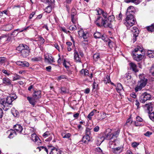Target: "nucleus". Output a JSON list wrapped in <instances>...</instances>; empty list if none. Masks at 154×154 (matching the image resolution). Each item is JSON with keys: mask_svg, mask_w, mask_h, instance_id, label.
I'll use <instances>...</instances> for the list:
<instances>
[{"mask_svg": "<svg viewBox=\"0 0 154 154\" xmlns=\"http://www.w3.org/2000/svg\"><path fill=\"white\" fill-rule=\"evenodd\" d=\"M150 71L152 75L154 76V65L152 66L150 69Z\"/></svg>", "mask_w": 154, "mask_h": 154, "instance_id": "obj_48", "label": "nucleus"}, {"mask_svg": "<svg viewBox=\"0 0 154 154\" xmlns=\"http://www.w3.org/2000/svg\"><path fill=\"white\" fill-rule=\"evenodd\" d=\"M81 76H87L89 75L88 71L86 69H83L80 71Z\"/></svg>", "mask_w": 154, "mask_h": 154, "instance_id": "obj_19", "label": "nucleus"}, {"mask_svg": "<svg viewBox=\"0 0 154 154\" xmlns=\"http://www.w3.org/2000/svg\"><path fill=\"white\" fill-rule=\"evenodd\" d=\"M116 91L118 92H119L122 89H123V87L120 83L117 84V87L116 88Z\"/></svg>", "mask_w": 154, "mask_h": 154, "instance_id": "obj_29", "label": "nucleus"}, {"mask_svg": "<svg viewBox=\"0 0 154 154\" xmlns=\"http://www.w3.org/2000/svg\"><path fill=\"white\" fill-rule=\"evenodd\" d=\"M30 49L18 51L19 53L21 54L20 55L22 57L26 58L29 55V54L30 53Z\"/></svg>", "mask_w": 154, "mask_h": 154, "instance_id": "obj_13", "label": "nucleus"}, {"mask_svg": "<svg viewBox=\"0 0 154 154\" xmlns=\"http://www.w3.org/2000/svg\"><path fill=\"white\" fill-rule=\"evenodd\" d=\"M60 89L61 91V94L66 93L69 92L68 90L65 87H61Z\"/></svg>", "mask_w": 154, "mask_h": 154, "instance_id": "obj_33", "label": "nucleus"}, {"mask_svg": "<svg viewBox=\"0 0 154 154\" xmlns=\"http://www.w3.org/2000/svg\"><path fill=\"white\" fill-rule=\"evenodd\" d=\"M37 149H39V151H40L42 149H43L45 151L47 152V154H48V149H47V148L46 147L44 146H40L38 147Z\"/></svg>", "mask_w": 154, "mask_h": 154, "instance_id": "obj_39", "label": "nucleus"}, {"mask_svg": "<svg viewBox=\"0 0 154 154\" xmlns=\"http://www.w3.org/2000/svg\"><path fill=\"white\" fill-rule=\"evenodd\" d=\"M126 15L125 19L126 22L125 23L127 26L131 27L136 23V20L134 15L133 14H128Z\"/></svg>", "mask_w": 154, "mask_h": 154, "instance_id": "obj_2", "label": "nucleus"}, {"mask_svg": "<svg viewBox=\"0 0 154 154\" xmlns=\"http://www.w3.org/2000/svg\"><path fill=\"white\" fill-rule=\"evenodd\" d=\"M147 30L149 32H152L154 31V23H152L151 25L146 27Z\"/></svg>", "mask_w": 154, "mask_h": 154, "instance_id": "obj_24", "label": "nucleus"}, {"mask_svg": "<svg viewBox=\"0 0 154 154\" xmlns=\"http://www.w3.org/2000/svg\"><path fill=\"white\" fill-rule=\"evenodd\" d=\"M132 120L131 118H129L128 119L126 122V123L127 124H128L129 125H131L132 122Z\"/></svg>", "mask_w": 154, "mask_h": 154, "instance_id": "obj_62", "label": "nucleus"}, {"mask_svg": "<svg viewBox=\"0 0 154 154\" xmlns=\"http://www.w3.org/2000/svg\"><path fill=\"white\" fill-rule=\"evenodd\" d=\"M107 20H108L109 22L112 23V22L114 20L115 17L114 15H111L109 16L108 17H107Z\"/></svg>", "mask_w": 154, "mask_h": 154, "instance_id": "obj_36", "label": "nucleus"}, {"mask_svg": "<svg viewBox=\"0 0 154 154\" xmlns=\"http://www.w3.org/2000/svg\"><path fill=\"white\" fill-rule=\"evenodd\" d=\"M104 139L107 140H110L109 141V144L112 145V143L113 145H115L116 143H114V141H113V138H112V134L110 132H109L108 134L105 135L104 137Z\"/></svg>", "mask_w": 154, "mask_h": 154, "instance_id": "obj_11", "label": "nucleus"}, {"mask_svg": "<svg viewBox=\"0 0 154 154\" xmlns=\"http://www.w3.org/2000/svg\"><path fill=\"white\" fill-rule=\"evenodd\" d=\"M133 30H131L132 32H134V34H139V30L137 27H133Z\"/></svg>", "mask_w": 154, "mask_h": 154, "instance_id": "obj_37", "label": "nucleus"}, {"mask_svg": "<svg viewBox=\"0 0 154 154\" xmlns=\"http://www.w3.org/2000/svg\"><path fill=\"white\" fill-rule=\"evenodd\" d=\"M110 78H106V79H107V82L108 83H110L112 85L115 86L114 83L111 82Z\"/></svg>", "mask_w": 154, "mask_h": 154, "instance_id": "obj_59", "label": "nucleus"}, {"mask_svg": "<svg viewBox=\"0 0 154 154\" xmlns=\"http://www.w3.org/2000/svg\"><path fill=\"white\" fill-rule=\"evenodd\" d=\"M41 96V91H35L32 94L33 97L37 100L40 98Z\"/></svg>", "mask_w": 154, "mask_h": 154, "instance_id": "obj_16", "label": "nucleus"}, {"mask_svg": "<svg viewBox=\"0 0 154 154\" xmlns=\"http://www.w3.org/2000/svg\"><path fill=\"white\" fill-rule=\"evenodd\" d=\"M135 1L136 0H124V2L127 3L130 2H132L134 3Z\"/></svg>", "mask_w": 154, "mask_h": 154, "instance_id": "obj_56", "label": "nucleus"}, {"mask_svg": "<svg viewBox=\"0 0 154 154\" xmlns=\"http://www.w3.org/2000/svg\"><path fill=\"white\" fill-rule=\"evenodd\" d=\"M51 151L50 154H61L60 151L59 149H57L55 148H54L51 149Z\"/></svg>", "mask_w": 154, "mask_h": 154, "instance_id": "obj_21", "label": "nucleus"}, {"mask_svg": "<svg viewBox=\"0 0 154 154\" xmlns=\"http://www.w3.org/2000/svg\"><path fill=\"white\" fill-rule=\"evenodd\" d=\"M94 113L93 112H90L88 116V118L89 120H91V119L92 116L94 115Z\"/></svg>", "mask_w": 154, "mask_h": 154, "instance_id": "obj_51", "label": "nucleus"}, {"mask_svg": "<svg viewBox=\"0 0 154 154\" xmlns=\"http://www.w3.org/2000/svg\"><path fill=\"white\" fill-rule=\"evenodd\" d=\"M100 19H101L102 25H100V23L97 22L96 25L98 27H101L102 26H104L105 28L109 27L111 29L112 28V23L109 22L107 18L103 19L102 17H99L98 20H99Z\"/></svg>", "mask_w": 154, "mask_h": 154, "instance_id": "obj_3", "label": "nucleus"}, {"mask_svg": "<svg viewBox=\"0 0 154 154\" xmlns=\"http://www.w3.org/2000/svg\"><path fill=\"white\" fill-rule=\"evenodd\" d=\"M75 14L74 12L71 13V20L73 23L74 22V17Z\"/></svg>", "mask_w": 154, "mask_h": 154, "instance_id": "obj_58", "label": "nucleus"}, {"mask_svg": "<svg viewBox=\"0 0 154 154\" xmlns=\"http://www.w3.org/2000/svg\"><path fill=\"white\" fill-rule=\"evenodd\" d=\"M35 11H33L32 12V13L29 15V19H31L34 16L35 14Z\"/></svg>", "mask_w": 154, "mask_h": 154, "instance_id": "obj_57", "label": "nucleus"}, {"mask_svg": "<svg viewBox=\"0 0 154 154\" xmlns=\"http://www.w3.org/2000/svg\"><path fill=\"white\" fill-rule=\"evenodd\" d=\"M44 60L45 62L51 64L55 62L54 58L51 54L44 55Z\"/></svg>", "mask_w": 154, "mask_h": 154, "instance_id": "obj_8", "label": "nucleus"}, {"mask_svg": "<svg viewBox=\"0 0 154 154\" xmlns=\"http://www.w3.org/2000/svg\"><path fill=\"white\" fill-rule=\"evenodd\" d=\"M101 38L103 40L106 42H108V39H110L107 37V36L106 35H102Z\"/></svg>", "mask_w": 154, "mask_h": 154, "instance_id": "obj_44", "label": "nucleus"}, {"mask_svg": "<svg viewBox=\"0 0 154 154\" xmlns=\"http://www.w3.org/2000/svg\"><path fill=\"white\" fill-rule=\"evenodd\" d=\"M31 136V140L34 141L36 145L39 146L42 144V141L35 133L32 134Z\"/></svg>", "mask_w": 154, "mask_h": 154, "instance_id": "obj_6", "label": "nucleus"}, {"mask_svg": "<svg viewBox=\"0 0 154 154\" xmlns=\"http://www.w3.org/2000/svg\"><path fill=\"white\" fill-rule=\"evenodd\" d=\"M91 128H87L85 130V135H90L91 134Z\"/></svg>", "mask_w": 154, "mask_h": 154, "instance_id": "obj_43", "label": "nucleus"}, {"mask_svg": "<svg viewBox=\"0 0 154 154\" xmlns=\"http://www.w3.org/2000/svg\"><path fill=\"white\" fill-rule=\"evenodd\" d=\"M147 82V79L145 78H142L138 82V85L135 88V91L137 92L144 87L146 85Z\"/></svg>", "mask_w": 154, "mask_h": 154, "instance_id": "obj_4", "label": "nucleus"}, {"mask_svg": "<svg viewBox=\"0 0 154 154\" xmlns=\"http://www.w3.org/2000/svg\"><path fill=\"white\" fill-rule=\"evenodd\" d=\"M94 80H95L94 79ZM98 85V84L95 81H94L93 83V84L92 85V87H93V90H94L95 89L96 90H97L98 89L97 88V86Z\"/></svg>", "mask_w": 154, "mask_h": 154, "instance_id": "obj_42", "label": "nucleus"}, {"mask_svg": "<svg viewBox=\"0 0 154 154\" xmlns=\"http://www.w3.org/2000/svg\"><path fill=\"white\" fill-rule=\"evenodd\" d=\"M147 56L150 58H153L154 57V52H152L151 54L149 53L147 54Z\"/></svg>", "mask_w": 154, "mask_h": 154, "instance_id": "obj_55", "label": "nucleus"}, {"mask_svg": "<svg viewBox=\"0 0 154 154\" xmlns=\"http://www.w3.org/2000/svg\"><path fill=\"white\" fill-rule=\"evenodd\" d=\"M61 135L63 138H69L71 135L69 133H66V132H63L62 133Z\"/></svg>", "mask_w": 154, "mask_h": 154, "instance_id": "obj_26", "label": "nucleus"}, {"mask_svg": "<svg viewBox=\"0 0 154 154\" xmlns=\"http://www.w3.org/2000/svg\"><path fill=\"white\" fill-rule=\"evenodd\" d=\"M146 106L147 108V109L149 110L152 107V104L151 103H149L148 104L145 105Z\"/></svg>", "mask_w": 154, "mask_h": 154, "instance_id": "obj_49", "label": "nucleus"}, {"mask_svg": "<svg viewBox=\"0 0 154 154\" xmlns=\"http://www.w3.org/2000/svg\"><path fill=\"white\" fill-rule=\"evenodd\" d=\"M116 17L118 20H122V14L120 12L118 16H116Z\"/></svg>", "mask_w": 154, "mask_h": 154, "instance_id": "obj_52", "label": "nucleus"}, {"mask_svg": "<svg viewBox=\"0 0 154 154\" xmlns=\"http://www.w3.org/2000/svg\"><path fill=\"white\" fill-rule=\"evenodd\" d=\"M72 0H63V2L64 3H66V4H70L71 3Z\"/></svg>", "mask_w": 154, "mask_h": 154, "instance_id": "obj_53", "label": "nucleus"}, {"mask_svg": "<svg viewBox=\"0 0 154 154\" xmlns=\"http://www.w3.org/2000/svg\"><path fill=\"white\" fill-rule=\"evenodd\" d=\"M74 59L78 62H81V60L79 57V53L76 49L74 50Z\"/></svg>", "mask_w": 154, "mask_h": 154, "instance_id": "obj_18", "label": "nucleus"}, {"mask_svg": "<svg viewBox=\"0 0 154 154\" xmlns=\"http://www.w3.org/2000/svg\"><path fill=\"white\" fill-rule=\"evenodd\" d=\"M121 147H119L115 148H113V152L114 153L117 154L120 153L121 151Z\"/></svg>", "mask_w": 154, "mask_h": 154, "instance_id": "obj_32", "label": "nucleus"}, {"mask_svg": "<svg viewBox=\"0 0 154 154\" xmlns=\"http://www.w3.org/2000/svg\"><path fill=\"white\" fill-rule=\"evenodd\" d=\"M152 134V132L148 131H147L146 133L144 134V135L146 136L149 137L150 135Z\"/></svg>", "mask_w": 154, "mask_h": 154, "instance_id": "obj_64", "label": "nucleus"}, {"mask_svg": "<svg viewBox=\"0 0 154 154\" xmlns=\"http://www.w3.org/2000/svg\"><path fill=\"white\" fill-rule=\"evenodd\" d=\"M50 135V133L49 131H47L45 132V133L43 134L42 135V136L43 137L45 138L47 137H48Z\"/></svg>", "mask_w": 154, "mask_h": 154, "instance_id": "obj_45", "label": "nucleus"}, {"mask_svg": "<svg viewBox=\"0 0 154 154\" xmlns=\"http://www.w3.org/2000/svg\"><path fill=\"white\" fill-rule=\"evenodd\" d=\"M42 59V57L39 56L32 58L31 59V60L33 62L39 61L41 60Z\"/></svg>", "mask_w": 154, "mask_h": 154, "instance_id": "obj_34", "label": "nucleus"}, {"mask_svg": "<svg viewBox=\"0 0 154 154\" xmlns=\"http://www.w3.org/2000/svg\"><path fill=\"white\" fill-rule=\"evenodd\" d=\"M6 60V58L4 57H0V66L5 63Z\"/></svg>", "mask_w": 154, "mask_h": 154, "instance_id": "obj_38", "label": "nucleus"}, {"mask_svg": "<svg viewBox=\"0 0 154 154\" xmlns=\"http://www.w3.org/2000/svg\"><path fill=\"white\" fill-rule=\"evenodd\" d=\"M3 82L6 85H10L11 81L8 78H4L3 79Z\"/></svg>", "mask_w": 154, "mask_h": 154, "instance_id": "obj_27", "label": "nucleus"}, {"mask_svg": "<svg viewBox=\"0 0 154 154\" xmlns=\"http://www.w3.org/2000/svg\"><path fill=\"white\" fill-rule=\"evenodd\" d=\"M151 98V95L145 92L140 97V100L141 103H144L146 101L150 100Z\"/></svg>", "mask_w": 154, "mask_h": 154, "instance_id": "obj_5", "label": "nucleus"}, {"mask_svg": "<svg viewBox=\"0 0 154 154\" xmlns=\"http://www.w3.org/2000/svg\"><path fill=\"white\" fill-rule=\"evenodd\" d=\"M82 37L84 39H85L87 38V37H86V33H85V32H84L83 31H82Z\"/></svg>", "mask_w": 154, "mask_h": 154, "instance_id": "obj_60", "label": "nucleus"}, {"mask_svg": "<svg viewBox=\"0 0 154 154\" xmlns=\"http://www.w3.org/2000/svg\"><path fill=\"white\" fill-rule=\"evenodd\" d=\"M130 66V68L132 69V70L134 72V73L136 75V76H137L136 73L138 72L139 71L138 69L137 68V66L134 63L131 62L129 63Z\"/></svg>", "mask_w": 154, "mask_h": 154, "instance_id": "obj_12", "label": "nucleus"}, {"mask_svg": "<svg viewBox=\"0 0 154 154\" xmlns=\"http://www.w3.org/2000/svg\"><path fill=\"white\" fill-rule=\"evenodd\" d=\"M13 96L8 97L6 98L0 99V104L1 106L4 110L7 111L11 107L10 105H12V101L17 98L16 95H13Z\"/></svg>", "mask_w": 154, "mask_h": 154, "instance_id": "obj_1", "label": "nucleus"}, {"mask_svg": "<svg viewBox=\"0 0 154 154\" xmlns=\"http://www.w3.org/2000/svg\"><path fill=\"white\" fill-rule=\"evenodd\" d=\"M29 66V63L26 61H23L22 67H28Z\"/></svg>", "mask_w": 154, "mask_h": 154, "instance_id": "obj_41", "label": "nucleus"}, {"mask_svg": "<svg viewBox=\"0 0 154 154\" xmlns=\"http://www.w3.org/2000/svg\"><path fill=\"white\" fill-rule=\"evenodd\" d=\"M108 44L109 48H112L113 47V45L114 44V42H113L110 39H108Z\"/></svg>", "mask_w": 154, "mask_h": 154, "instance_id": "obj_40", "label": "nucleus"}, {"mask_svg": "<svg viewBox=\"0 0 154 154\" xmlns=\"http://www.w3.org/2000/svg\"><path fill=\"white\" fill-rule=\"evenodd\" d=\"M6 35V37L5 38V39H4V40L7 43L11 41V38L8 35Z\"/></svg>", "mask_w": 154, "mask_h": 154, "instance_id": "obj_47", "label": "nucleus"}, {"mask_svg": "<svg viewBox=\"0 0 154 154\" xmlns=\"http://www.w3.org/2000/svg\"><path fill=\"white\" fill-rule=\"evenodd\" d=\"M131 55L132 56L134 60L137 61L141 60L143 58V55L140 54H136L134 53H132Z\"/></svg>", "mask_w": 154, "mask_h": 154, "instance_id": "obj_14", "label": "nucleus"}, {"mask_svg": "<svg viewBox=\"0 0 154 154\" xmlns=\"http://www.w3.org/2000/svg\"><path fill=\"white\" fill-rule=\"evenodd\" d=\"M30 49L28 46L24 44H20L19 46L16 48V50L18 51H21L23 50Z\"/></svg>", "mask_w": 154, "mask_h": 154, "instance_id": "obj_9", "label": "nucleus"}, {"mask_svg": "<svg viewBox=\"0 0 154 154\" xmlns=\"http://www.w3.org/2000/svg\"><path fill=\"white\" fill-rule=\"evenodd\" d=\"M139 145V143L136 142H134L131 143V146L134 148L137 147Z\"/></svg>", "mask_w": 154, "mask_h": 154, "instance_id": "obj_50", "label": "nucleus"}, {"mask_svg": "<svg viewBox=\"0 0 154 154\" xmlns=\"http://www.w3.org/2000/svg\"><path fill=\"white\" fill-rule=\"evenodd\" d=\"M2 72L5 74V76H10L11 77H18V75L17 74L12 73L8 70L3 69Z\"/></svg>", "mask_w": 154, "mask_h": 154, "instance_id": "obj_10", "label": "nucleus"}, {"mask_svg": "<svg viewBox=\"0 0 154 154\" xmlns=\"http://www.w3.org/2000/svg\"><path fill=\"white\" fill-rule=\"evenodd\" d=\"M27 100L29 101V103L32 105L33 106H34L35 104V103L36 102V100L35 98H33V97H27Z\"/></svg>", "mask_w": 154, "mask_h": 154, "instance_id": "obj_17", "label": "nucleus"}, {"mask_svg": "<svg viewBox=\"0 0 154 154\" xmlns=\"http://www.w3.org/2000/svg\"><path fill=\"white\" fill-rule=\"evenodd\" d=\"M45 10V12L48 13H50L52 11V8L51 3L48 4V5L46 8Z\"/></svg>", "mask_w": 154, "mask_h": 154, "instance_id": "obj_28", "label": "nucleus"}, {"mask_svg": "<svg viewBox=\"0 0 154 154\" xmlns=\"http://www.w3.org/2000/svg\"><path fill=\"white\" fill-rule=\"evenodd\" d=\"M76 29V27L75 26H70L69 27V29L70 30H74Z\"/></svg>", "mask_w": 154, "mask_h": 154, "instance_id": "obj_63", "label": "nucleus"}, {"mask_svg": "<svg viewBox=\"0 0 154 154\" xmlns=\"http://www.w3.org/2000/svg\"><path fill=\"white\" fill-rule=\"evenodd\" d=\"M14 128L15 132L21 133L23 130V128L20 124H16L14 125Z\"/></svg>", "mask_w": 154, "mask_h": 154, "instance_id": "obj_15", "label": "nucleus"}, {"mask_svg": "<svg viewBox=\"0 0 154 154\" xmlns=\"http://www.w3.org/2000/svg\"><path fill=\"white\" fill-rule=\"evenodd\" d=\"M120 130H118L115 132L114 133L112 134V138H113V141H114L117 139V137L120 132Z\"/></svg>", "mask_w": 154, "mask_h": 154, "instance_id": "obj_23", "label": "nucleus"}, {"mask_svg": "<svg viewBox=\"0 0 154 154\" xmlns=\"http://www.w3.org/2000/svg\"><path fill=\"white\" fill-rule=\"evenodd\" d=\"M93 57V59L95 61H97L100 58L99 53L95 54Z\"/></svg>", "mask_w": 154, "mask_h": 154, "instance_id": "obj_31", "label": "nucleus"}, {"mask_svg": "<svg viewBox=\"0 0 154 154\" xmlns=\"http://www.w3.org/2000/svg\"><path fill=\"white\" fill-rule=\"evenodd\" d=\"M149 117L151 120L154 119V112H152L150 114Z\"/></svg>", "mask_w": 154, "mask_h": 154, "instance_id": "obj_61", "label": "nucleus"}, {"mask_svg": "<svg viewBox=\"0 0 154 154\" xmlns=\"http://www.w3.org/2000/svg\"><path fill=\"white\" fill-rule=\"evenodd\" d=\"M14 27L13 25L11 24H8L5 26V30L8 31L12 29Z\"/></svg>", "mask_w": 154, "mask_h": 154, "instance_id": "obj_25", "label": "nucleus"}, {"mask_svg": "<svg viewBox=\"0 0 154 154\" xmlns=\"http://www.w3.org/2000/svg\"><path fill=\"white\" fill-rule=\"evenodd\" d=\"M138 11V9L135 7L130 6L127 9L126 14H133L134 15V14Z\"/></svg>", "mask_w": 154, "mask_h": 154, "instance_id": "obj_7", "label": "nucleus"}, {"mask_svg": "<svg viewBox=\"0 0 154 154\" xmlns=\"http://www.w3.org/2000/svg\"><path fill=\"white\" fill-rule=\"evenodd\" d=\"M38 41L40 42L41 45H43L45 42V39L41 36L39 35Z\"/></svg>", "mask_w": 154, "mask_h": 154, "instance_id": "obj_35", "label": "nucleus"}, {"mask_svg": "<svg viewBox=\"0 0 154 154\" xmlns=\"http://www.w3.org/2000/svg\"><path fill=\"white\" fill-rule=\"evenodd\" d=\"M90 140V136L89 135H85L84 136L82 140V142L85 144L87 143H88Z\"/></svg>", "mask_w": 154, "mask_h": 154, "instance_id": "obj_20", "label": "nucleus"}, {"mask_svg": "<svg viewBox=\"0 0 154 154\" xmlns=\"http://www.w3.org/2000/svg\"><path fill=\"white\" fill-rule=\"evenodd\" d=\"M102 14L104 19L107 18V12H105L103 10L101 11Z\"/></svg>", "mask_w": 154, "mask_h": 154, "instance_id": "obj_46", "label": "nucleus"}, {"mask_svg": "<svg viewBox=\"0 0 154 154\" xmlns=\"http://www.w3.org/2000/svg\"><path fill=\"white\" fill-rule=\"evenodd\" d=\"M7 133H10V134L8 136V137L10 138H12L14 136V135L16 134V132L15 131L12 130H10L7 131Z\"/></svg>", "mask_w": 154, "mask_h": 154, "instance_id": "obj_22", "label": "nucleus"}, {"mask_svg": "<svg viewBox=\"0 0 154 154\" xmlns=\"http://www.w3.org/2000/svg\"><path fill=\"white\" fill-rule=\"evenodd\" d=\"M30 28H31V27L30 26H27L26 27L24 28L23 29L21 30L20 32H23V31H26L27 30Z\"/></svg>", "mask_w": 154, "mask_h": 154, "instance_id": "obj_54", "label": "nucleus"}, {"mask_svg": "<svg viewBox=\"0 0 154 154\" xmlns=\"http://www.w3.org/2000/svg\"><path fill=\"white\" fill-rule=\"evenodd\" d=\"M101 33L99 32H96L94 34V36L95 38H100L102 36Z\"/></svg>", "mask_w": 154, "mask_h": 154, "instance_id": "obj_30", "label": "nucleus"}]
</instances>
